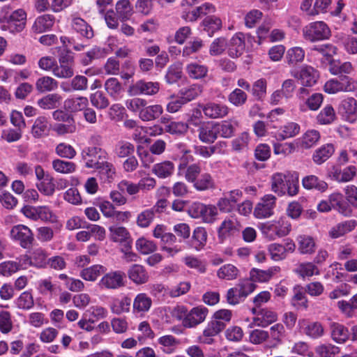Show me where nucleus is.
Returning <instances> with one entry per match:
<instances>
[{"label":"nucleus","instance_id":"f257e3e1","mask_svg":"<svg viewBox=\"0 0 357 357\" xmlns=\"http://www.w3.org/2000/svg\"><path fill=\"white\" fill-rule=\"evenodd\" d=\"M261 230L266 239L275 241L287 236L291 230V225L287 218L282 217L278 220L262 224Z\"/></svg>","mask_w":357,"mask_h":357},{"label":"nucleus","instance_id":"f03ea898","mask_svg":"<svg viewBox=\"0 0 357 357\" xmlns=\"http://www.w3.org/2000/svg\"><path fill=\"white\" fill-rule=\"evenodd\" d=\"M357 90V80L348 76L340 75L327 81L324 85V91L328 93L338 92H353Z\"/></svg>","mask_w":357,"mask_h":357},{"label":"nucleus","instance_id":"7ed1b4c3","mask_svg":"<svg viewBox=\"0 0 357 357\" xmlns=\"http://www.w3.org/2000/svg\"><path fill=\"white\" fill-rule=\"evenodd\" d=\"M188 212L190 217L201 218L204 222L208 224L214 222L218 215V210L214 205H206L200 202H193Z\"/></svg>","mask_w":357,"mask_h":357},{"label":"nucleus","instance_id":"20e7f679","mask_svg":"<svg viewBox=\"0 0 357 357\" xmlns=\"http://www.w3.org/2000/svg\"><path fill=\"white\" fill-rule=\"evenodd\" d=\"M303 34L307 40L315 42L328 39L331 36V30L325 22L318 21L305 26L303 29Z\"/></svg>","mask_w":357,"mask_h":357},{"label":"nucleus","instance_id":"39448f33","mask_svg":"<svg viewBox=\"0 0 357 357\" xmlns=\"http://www.w3.org/2000/svg\"><path fill=\"white\" fill-rule=\"evenodd\" d=\"M10 235L13 241L17 242L24 249L30 248L34 241L32 231L24 225L13 226L10 231Z\"/></svg>","mask_w":357,"mask_h":357},{"label":"nucleus","instance_id":"423d86ee","mask_svg":"<svg viewBox=\"0 0 357 357\" xmlns=\"http://www.w3.org/2000/svg\"><path fill=\"white\" fill-rule=\"evenodd\" d=\"M82 156L87 168L95 169L107 159V153L100 147L90 146L82 151Z\"/></svg>","mask_w":357,"mask_h":357},{"label":"nucleus","instance_id":"0eeeda50","mask_svg":"<svg viewBox=\"0 0 357 357\" xmlns=\"http://www.w3.org/2000/svg\"><path fill=\"white\" fill-rule=\"evenodd\" d=\"M126 285V274L121 271H113L106 273L100 280L102 289L116 290Z\"/></svg>","mask_w":357,"mask_h":357},{"label":"nucleus","instance_id":"6e6552de","mask_svg":"<svg viewBox=\"0 0 357 357\" xmlns=\"http://www.w3.org/2000/svg\"><path fill=\"white\" fill-rule=\"evenodd\" d=\"M160 90V84L157 82H146L140 79L130 86L128 92L132 95L144 94L153 96Z\"/></svg>","mask_w":357,"mask_h":357},{"label":"nucleus","instance_id":"1a4fd4ad","mask_svg":"<svg viewBox=\"0 0 357 357\" xmlns=\"http://www.w3.org/2000/svg\"><path fill=\"white\" fill-rule=\"evenodd\" d=\"M275 200V197L272 195H265L256 206L254 211V215L259 219L271 216L273 214Z\"/></svg>","mask_w":357,"mask_h":357},{"label":"nucleus","instance_id":"9d476101","mask_svg":"<svg viewBox=\"0 0 357 357\" xmlns=\"http://www.w3.org/2000/svg\"><path fill=\"white\" fill-rule=\"evenodd\" d=\"M26 15L22 9L13 12L9 16L5 17L7 26L11 32L22 31L26 24Z\"/></svg>","mask_w":357,"mask_h":357},{"label":"nucleus","instance_id":"9b49d317","mask_svg":"<svg viewBox=\"0 0 357 357\" xmlns=\"http://www.w3.org/2000/svg\"><path fill=\"white\" fill-rule=\"evenodd\" d=\"M208 312L206 307L198 306L193 307L188 313L186 319L183 320V326L187 328H192L202 323Z\"/></svg>","mask_w":357,"mask_h":357},{"label":"nucleus","instance_id":"f8f14e48","mask_svg":"<svg viewBox=\"0 0 357 357\" xmlns=\"http://www.w3.org/2000/svg\"><path fill=\"white\" fill-rule=\"evenodd\" d=\"M291 75L301 80V84L304 86H313L319 77L317 71L309 66L302 67L299 72L291 73Z\"/></svg>","mask_w":357,"mask_h":357},{"label":"nucleus","instance_id":"ddd939ff","mask_svg":"<svg viewBox=\"0 0 357 357\" xmlns=\"http://www.w3.org/2000/svg\"><path fill=\"white\" fill-rule=\"evenodd\" d=\"M127 275L128 278L137 285L144 284L149 280V275L145 267L137 264L130 266Z\"/></svg>","mask_w":357,"mask_h":357},{"label":"nucleus","instance_id":"4468645a","mask_svg":"<svg viewBox=\"0 0 357 357\" xmlns=\"http://www.w3.org/2000/svg\"><path fill=\"white\" fill-rule=\"evenodd\" d=\"M199 107L202 109L204 115L210 119L222 118L228 114V107L226 105L215 102L199 104Z\"/></svg>","mask_w":357,"mask_h":357},{"label":"nucleus","instance_id":"2eb2a0df","mask_svg":"<svg viewBox=\"0 0 357 357\" xmlns=\"http://www.w3.org/2000/svg\"><path fill=\"white\" fill-rule=\"evenodd\" d=\"M323 62L329 63V71L334 75H347L352 73L353 66L350 62H340L333 58H323Z\"/></svg>","mask_w":357,"mask_h":357},{"label":"nucleus","instance_id":"dca6fc26","mask_svg":"<svg viewBox=\"0 0 357 357\" xmlns=\"http://www.w3.org/2000/svg\"><path fill=\"white\" fill-rule=\"evenodd\" d=\"M71 26L75 31L86 39H91L94 36L91 26L81 17H73Z\"/></svg>","mask_w":357,"mask_h":357},{"label":"nucleus","instance_id":"f3484780","mask_svg":"<svg viewBox=\"0 0 357 357\" xmlns=\"http://www.w3.org/2000/svg\"><path fill=\"white\" fill-rule=\"evenodd\" d=\"M95 169L98 170L99 177L104 183H112L116 176L115 167L106 160L101 162Z\"/></svg>","mask_w":357,"mask_h":357},{"label":"nucleus","instance_id":"a211bd4d","mask_svg":"<svg viewBox=\"0 0 357 357\" xmlns=\"http://www.w3.org/2000/svg\"><path fill=\"white\" fill-rule=\"evenodd\" d=\"M239 224L230 219L225 220L218 229V239L221 243L230 235L239 230Z\"/></svg>","mask_w":357,"mask_h":357},{"label":"nucleus","instance_id":"6ab92c4d","mask_svg":"<svg viewBox=\"0 0 357 357\" xmlns=\"http://www.w3.org/2000/svg\"><path fill=\"white\" fill-rule=\"evenodd\" d=\"M302 185L307 190H315L321 192L326 191L328 183L314 175L305 176L302 179Z\"/></svg>","mask_w":357,"mask_h":357},{"label":"nucleus","instance_id":"aec40b11","mask_svg":"<svg viewBox=\"0 0 357 357\" xmlns=\"http://www.w3.org/2000/svg\"><path fill=\"white\" fill-rule=\"evenodd\" d=\"M58 86L59 83L55 79L47 75L39 77L35 83L36 89L40 93L55 91Z\"/></svg>","mask_w":357,"mask_h":357},{"label":"nucleus","instance_id":"412c9836","mask_svg":"<svg viewBox=\"0 0 357 357\" xmlns=\"http://www.w3.org/2000/svg\"><path fill=\"white\" fill-rule=\"evenodd\" d=\"M245 49L244 34L238 33L231 40L228 50L229 55L233 58L238 57L243 54Z\"/></svg>","mask_w":357,"mask_h":357},{"label":"nucleus","instance_id":"4be33fe9","mask_svg":"<svg viewBox=\"0 0 357 357\" xmlns=\"http://www.w3.org/2000/svg\"><path fill=\"white\" fill-rule=\"evenodd\" d=\"M50 128L45 116H39L33 122L31 133L34 138H42L48 135Z\"/></svg>","mask_w":357,"mask_h":357},{"label":"nucleus","instance_id":"5701e85b","mask_svg":"<svg viewBox=\"0 0 357 357\" xmlns=\"http://www.w3.org/2000/svg\"><path fill=\"white\" fill-rule=\"evenodd\" d=\"M199 139L204 143H213L218 137L215 124H202L198 129Z\"/></svg>","mask_w":357,"mask_h":357},{"label":"nucleus","instance_id":"b1692460","mask_svg":"<svg viewBox=\"0 0 357 357\" xmlns=\"http://www.w3.org/2000/svg\"><path fill=\"white\" fill-rule=\"evenodd\" d=\"M328 199L331 203V208L337 210L344 215H349L351 213V211L347 203L344 201V197L341 193H333L329 196Z\"/></svg>","mask_w":357,"mask_h":357},{"label":"nucleus","instance_id":"393cba45","mask_svg":"<svg viewBox=\"0 0 357 357\" xmlns=\"http://www.w3.org/2000/svg\"><path fill=\"white\" fill-rule=\"evenodd\" d=\"M174 172V165L169 160H165L153 165L152 172L160 178L170 177Z\"/></svg>","mask_w":357,"mask_h":357},{"label":"nucleus","instance_id":"a878e982","mask_svg":"<svg viewBox=\"0 0 357 357\" xmlns=\"http://www.w3.org/2000/svg\"><path fill=\"white\" fill-rule=\"evenodd\" d=\"M334 151L335 148L332 144H324L314 151L313 161L317 165H321L331 157Z\"/></svg>","mask_w":357,"mask_h":357},{"label":"nucleus","instance_id":"bb28decb","mask_svg":"<svg viewBox=\"0 0 357 357\" xmlns=\"http://www.w3.org/2000/svg\"><path fill=\"white\" fill-rule=\"evenodd\" d=\"M341 107L347 121L353 123L356 119L357 100L354 98H348L342 100Z\"/></svg>","mask_w":357,"mask_h":357},{"label":"nucleus","instance_id":"cd10ccee","mask_svg":"<svg viewBox=\"0 0 357 357\" xmlns=\"http://www.w3.org/2000/svg\"><path fill=\"white\" fill-rule=\"evenodd\" d=\"M55 18L51 15H43L38 17L33 26L32 29L35 33H40L50 29L54 24Z\"/></svg>","mask_w":357,"mask_h":357},{"label":"nucleus","instance_id":"c85d7f7f","mask_svg":"<svg viewBox=\"0 0 357 357\" xmlns=\"http://www.w3.org/2000/svg\"><path fill=\"white\" fill-rule=\"evenodd\" d=\"M207 231L203 227H198L193 231L191 245L196 250H202L206 244L207 242Z\"/></svg>","mask_w":357,"mask_h":357},{"label":"nucleus","instance_id":"c756f323","mask_svg":"<svg viewBox=\"0 0 357 357\" xmlns=\"http://www.w3.org/2000/svg\"><path fill=\"white\" fill-rule=\"evenodd\" d=\"M245 296V284L243 282H241L234 288H231L228 290L227 294V301L231 305H236Z\"/></svg>","mask_w":357,"mask_h":357},{"label":"nucleus","instance_id":"7c9ffc66","mask_svg":"<svg viewBox=\"0 0 357 357\" xmlns=\"http://www.w3.org/2000/svg\"><path fill=\"white\" fill-rule=\"evenodd\" d=\"M289 175L281 173H277L272 176V190L279 195L286 193V186L287 185Z\"/></svg>","mask_w":357,"mask_h":357},{"label":"nucleus","instance_id":"2f4dec72","mask_svg":"<svg viewBox=\"0 0 357 357\" xmlns=\"http://www.w3.org/2000/svg\"><path fill=\"white\" fill-rule=\"evenodd\" d=\"M277 319L278 314L276 312L265 308L260 310L257 317L254 318V321L258 326L266 327L275 322Z\"/></svg>","mask_w":357,"mask_h":357},{"label":"nucleus","instance_id":"473e14b6","mask_svg":"<svg viewBox=\"0 0 357 357\" xmlns=\"http://www.w3.org/2000/svg\"><path fill=\"white\" fill-rule=\"evenodd\" d=\"M107 93L114 100H118L123 92L121 82L115 77L107 79L104 84Z\"/></svg>","mask_w":357,"mask_h":357},{"label":"nucleus","instance_id":"72a5a7b5","mask_svg":"<svg viewBox=\"0 0 357 357\" xmlns=\"http://www.w3.org/2000/svg\"><path fill=\"white\" fill-rule=\"evenodd\" d=\"M331 329L332 338L337 343H344L349 337L350 333L349 330L342 324L332 323Z\"/></svg>","mask_w":357,"mask_h":357},{"label":"nucleus","instance_id":"f704fd0d","mask_svg":"<svg viewBox=\"0 0 357 357\" xmlns=\"http://www.w3.org/2000/svg\"><path fill=\"white\" fill-rule=\"evenodd\" d=\"M61 99V96L58 93H49L40 98L37 104L43 109H53L59 106Z\"/></svg>","mask_w":357,"mask_h":357},{"label":"nucleus","instance_id":"c9c22d12","mask_svg":"<svg viewBox=\"0 0 357 357\" xmlns=\"http://www.w3.org/2000/svg\"><path fill=\"white\" fill-rule=\"evenodd\" d=\"M356 225V221L354 220L340 222L332 228L330 231V235L333 238H339L353 230Z\"/></svg>","mask_w":357,"mask_h":357},{"label":"nucleus","instance_id":"e433bc0d","mask_svg":"<svg viewBox=\"0 0 357 357\" xmlns=\"http://www.w3.org/2000/svg\"><path fill=\"white\" fill-rule=\"evenodd\" d=\"M89 105L86 97L79 96L74 98L67 99L64 102L66 109L71 112H77L84 110Z\"/></svg>","mask_w":357,"mask_h":357},{"label":"nucleus","instance_id":"4c0bfd02","mask_svg":"<svg viewBox=\"0 0 357 357\" xmlns=\"http://www.w3.org/2000/svg\"><path fill=\"white\" fill-rule=\"evenodd\" d=\"M278 268H271L266 271L252 268L250 272V280L252 282H264L268 281L278 271Z\"/></svg>","mask_w":357,"mask_h":357},{"label":"nucleus","instance_id":"58836bf2","mask_svg":"<svg viewBox=\"0 0 357 357\" xmlns=\"http://www.w3.org/2000/svg\"><path fill=\"white\" fill-rule=\"evenodd\" d=\"M152 305V301L146 294L141 293L136 296L133 301V311L137 312H147Z\"/></svg>","mask_w":357,"mask_h":357},{"label":"nucleus","instance_id":"ea45409f","mask_svg":"<svg viewBox=\"0 0 357 357\" xmlns=\"http://www.w3.org/2000/svg\"><path fill=\"white\" fill-rule=\"evenodd\" d=\"M163 109L160 105H153L144 107L143 111L140 112L139 118L144 121H149L156 119L162 114Z\"/></svg>","mask_w":357,"mask_h":357},{"label":"nucleus","instance_id":"a19ab883","mask_svg":"<svg viewBox=\"0 0 357 357\" xmlns=\"http://www.w3.org/2000/svg\"><path fill=\"white\" fill-rule=\"evenodd\" d=\"M100 209L102 214L107 218L116 217L117 219L127 218L129 212H120L114 210V206L109 202H103L100 204Z\"/></svg>","mask_w":357,"mask_h":357},{"label":"nucleus","instance_id":"79ce46f5","mask_svg":"<svg viewBox=\"0 0 357 357\" xmlns=\"http://www.w3.org/2000/svg\"><path fill=\"white\" fill-rule=\"evenodd\" d=\"M130 305L131 299L128 296H124L121 300H113L110 305V309L112 313L119 315L124 312H128L130 311Z\"/></svg>","mask_w":357,"mask_h":357},{"label":"nucleus","instance_id":"37998d69","mask_svg":"<svg viewBox=\"0 0 357 357\" xmlns=\"http://www.w3.org/2000/svg\"><path fill=\"white\" fill-rule=\"evenodd\" d=\"M115 9L118 17L121 21L129 19L132 14V7L129 0H120L117 1Z\"/></svg>","mask_w":357,"mask_h":357},{"label":"nucleus","instance_id":"c03bdc74","mask_svg":"<svg viewBox=\"0 0 357 357\" xmlns=\"http://www.w3.org/2000/svg\"><path fill=\"white\" fill-rule=\"evenodd\" d=\"M158 344L162 347L161 349L166 354L173 353L176 347L179 344V341L173 335H167L160 337L158 340Z\"/></svg>","mask_w":357,"mask_h":357},{"label":"nucleus","instance_id":"a18cd8bd","mask_svg":"<svg viewBox=\"0 0 357 357\" xmlns=\"http://www.w3.org/2000/svg\"><path fill=\"white\" fill-rule=\"evenodd\" d=\"M305 51L300 47H294L289 49L286 53L285 58L289 65L294 66L302 62L305 58Z\"/></svg>","mask_w":357,"mask_h":357},{"label":"nucleus","instance_id":"49530a36","mask_svg":"<svg viewBox=\"0 0 357 357\" xmlns=\"http://www.w3.org/2000/svg\"><path fill=\"white\" fill-rule=\"evenodd\" d=\"M202 26L204 30L208 33L209 36H211L215 31L221 28L222 21L215 15H209L204 18Z\"/></svg>","mask_w":357,"mask_h":357},{"label":"nucleus","instance_id":"de8ad7c7","mask_svg":"<svg viewBox=\"0 0 357 357\" xmlns=\"http://www.w3.org/2000/svg\"><path fill=\"white\" fill-rule=\"evenodd\" d=\"M202 92V89L200 85L192 84L188 88L182 89L179 91L180 95L187 104L188 102L194 100L196 97L199 96Z\"/></svg>","mask_w":357,"mask_h":357},{"label":"nucleus","instance_id":"09e8293b","mask_svg":"<svg viewBox=\"0 0 357 357\" xmlns=\"http://www.w3.org/2000/svg\"><path fill=\"white\" fill-rule=\"evenodd\" d=\"M335 118V110L330 105L324 107L317 116L318 123L321 125L330 124L334 121Z\"/></svg>","mask_w":357,"mask_h":357},{"label":"nucleus","instance_id":"8fccbe9b","mask_svg":"<svg viewBox=\"0 0 357 357\" xmlns=\"http://www.w3.org/2000/svg\"><path fill=\"white\" fill-rule=\"evenodd\" d=\"M105 272V268L101 265H93L84 268L80 272V276L87 281H95L100 273Z\"/></svg>","mask_w":357,"mask_h":357},{"label":"nucleus","instance_id":"3c124183","mask_svg":"<svg viewBox=\"0 0 357 357\" xmlns=\"http://www.w3.org/2000/svg\"><path fill=\"white\" fill-rule=\"evenodd\" d=\"M300 132V126L294 122H289L281 128V133L278 134L277 138L283 140L287 138L293 137Z\"/></svg>","mask_w":357,"mask_h":357},{"label":"nucleus","instance_id":"603ef678","mask_svg":"<svg viewBox=\"0 0 357 357\" xmlns=\"http://www.w3.org/2000/svg\"><path fill=\"white\" fill-rule=\"evenodd\" d=\"M225 328V324L222 321L213 318L204 330L203 335L206 337H211L218 335Z\"/></svg>","mask_w":357,"mask_h":357},{"label":"nucleus","instance_id":"864d4df0","mask_svg":"<svg viewBox=\"0 0 357 357\" xmlns=\"http://www.w3.org/2000/svg\"><path fill=\"white\" fill-rule=\"evenodd\" d=\"M186 71L190 77L192 79H200L206 75L208 68L204 65L192 63L186 66Z\"/></svg>","mask_w":357,"mask_h":357},{"label":"nucleus","instance_id":"5fc2aeb1","mask_svg":"<svg viewBox=\"0 0 357 357\" xmlns=\"http://www.w3.org/2000/svg\"><path fill=\"white\" fill-rule=\"evenodd\" d=\"M105 56L104 49L99 47H94L88 51L82 57L81 62L84 66H88L92 63L93 60L103 58Z\"/></svg>","mask_w":357,"mask_h":357},{"label":"nucleus","instance_id":"6e6d98bb","mask_svg":"<svg viewBox=\"0 0 357 357\" xmlns=\"http://www.w3.org/2000/svg\"><path fill=\"white\" fill-rule=\"evenodd\" d=\"M295 273L301 275L302 278L311 277L313 275H319V271L318 268L312 263H301L298 265L295 269Z\"/></svg>","mask_w":357,"mask_h":357},{"label":"nucleus","instance_id":"4d7b16f0","mask_svg":"<svg viewBox=\"0 0 357 357\" xmlns=\"http://www.w3.org/2000/svg\"><path fill=\"white\" fill-rule=\"evenodd\" d=\"M36 187L40 192L47 196L52 195L55 191L53 178L50 174H47L46 178L40 181Z\"/></svg>","mask_w":357,"mask_h":357},{"label":"nucleus","instance_id":"13d9d810","mask_svg":"<svg viewBox=\"0 0 357 357\" xmlns=\"http://www.w3.org/2000/svg\"><path fill=\"white\" fill-rule=\"evenodd\" d=\"M91 105L98 109H105L109 105V101L102 91H96L90 96Z\"/></svg>","mask_w":357,"mask_h":357},{"label":"nucleus","instance_id":"bf43d9fd","mask_svg":"<svg viewBox=\"0 0 357 357\" xmlns=\"http://www.w3.org/2000/svg\"><path fill=\"white\" fill-rule=\"evenodd\" d=\"M320 139V134L316 130H307L302 137L301 147L310 149L314 146Z\"/></svg>","mask_w":357,"mask_h":357},{"label":"nucleus","instance_id":"052dcab7","mask_svg":"<svg viewBox=\"0 0 357 357\" xmlns=\"http://www.w3.org/2000/svg\"><path fill=\"white\" fill-rule=\"evenodd\" d=\"M52 73L54 75L58 78L67 79L72 77L74 75V66L56 63Z\"/></svg>","mask_w":357,"mask_h":357},{"label":"nucleus","instance_id":"680f3d73","mask_svg":"<svg viewBox=\"0 0 357 357\" xmlns=\"http://www.w3.org/2000/svg\"><path fill=\"white\" fill-rule=\"evenodd\" d=\"M188 125L182 121H172L165 127V132L175 135H185L188 130Z\"/></svg>","mask_w":357,"mask_h":357},{"label":"nucleus","instance_id":"e2e57ef3","mask_svg":"<svg viewBox=\"0 0 357 357\" xmlns=\"http://www.w3.org/2000/svg\"><path fill=\"white\" fill-rule=\"evenodd\" d=\"M52 167L56 172L61 174H69L75 170V165L73 162L59 159L53 160Z\"/></svg>","mask_w":357,"mask_h":357},{"label":"nucleus","instance_id":"0e129e2a","mask_svg":"<svg viewBox=\"0 0 357 357\" xmlns=\"http://www.w3.org/2000/svg\"><path fill=\"white\" fill-rule=\"evenodd\" d=\"M339 351V348L332 344H321L315 348L316 357H334Z\"/></svg>","mask_w":357,"mask_h":357},{"label":"nucleus","instance_id":"69168bd1","mask_svg":"<svg viewBox=\"0 0 357 357\" xmlns=\"http://www.w3.org/2000/svg\"><path fill=\"white\" fill-rule=\"evenodd\" d=\"M136 248L142 255H149L155 251L157 246L153 241L141 238L136 241Z\"/></svg>","mask_w":357,"mask_h":357},{"label":"nucleus","instance_id":"338daca9","mask_svg":"<svg viewBox=\"0 0 357 357\" xmlns=\"http://www.w3.org/2000/svg\"><path fill=\"white\" fill-rule=\"evenodd\" d=\"M268 251L274 261H281L287 257L285 250L282 244L271 243L268 246Z\"/></svg>","mask_w":357,"mask_h":357},{"label":"nucleus","instance_id":"774afa93","mask_svg":"<svg viewBox=\"0 0 357 357\" xmlns=\"http://www.w3.org/2000/svg\"><path fill=\"white\" fill-rule=\"evenodd\" d=\"M238 270L232 264H226L218 271V276L221 279L233 280L236 278Z\"/></svg>","mask_w":357,"mask_h":357}]
</instances>
